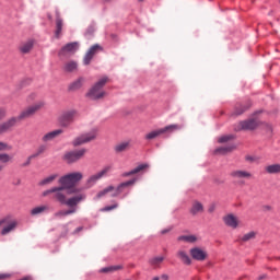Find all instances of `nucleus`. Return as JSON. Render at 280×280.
<instances>
[{
  "label": "nucleus",
  "mask_w": 280,
  "mask_h": 280,
  "mask_svg": "<svg viewBox=\"0 0 280 280\" xmlns=\"http://www.w3.org/2000/svg\"><path fill=\"white\" fill-rule=\"evenodd\" d=\"M34 100H36V93L30 94L27 101L28 102H34Z\"/></svg>",
  "instance_id": "46"
},
{
  "label": "nucleus",
  "mask_w": 280,
  "mask_h": 280,
  "mask_svg": "<svg viewBox=\"0 0 280 280\" xmlns=\"http://www.w3.org/2000/svg\"><path fill=\"white\" fill-rule=\"evenodd\" d=\"M86 152L88 150L84 148L73 151H67L62 156V161H65V163H67L68 165H73V163L82 161V159L86 156Z\"/></svg>",
  "instance_id": "6"
},
{
  "label": "nucleus",
  "mask_w": 280,
  "mask_h": 280,
  "mask_svg": "<svg viewBox=\"0 0 280 280\" xmlns=\"http://www.w3.org/2000/svg\"><path fill=\"white\" fill-rule=\"evenodd\" d=\"M65 25V22L62 21V18H60V14H57L56 16V31H55V37L60 38V35L62 34V27Z\"/></svg>",
  "instance_id": "23"
},
{
  "label": "nucleus",
  "mask_w": 280,
  "mask_h": 280,
  "mask_svg": "<svg viewBox=\"0 0 280 280\" xmlns=\"http://www.w3.org/2000/svg\"><path fill=\"white\" fill-rule=\"evenodd\" d=\"M5 117V110L0 109V121Z\"/></svg>",
  "instance_id": "48"
},
{
  "label": "nucleus",
  "mask_w": 280,
  "mask_h": 280,
  "mask_svg": "<svg viewBox=\"0 0 280 280\" xmlns=\"http://www.w3.org/2000/svg\"><path fill=\"white\" fill-rule=\"evenodd\" d=\"M258 127H259V120L248 119V120H243L238 122L235 130H255V128H258Z\"/></svg>",
  "instance_id": "13"
},
{
  "label": "nucleus",
  "mask_w": 280,
  "mask_h": 280,
  "mask_svg": "<svg viewBox=\"0 0 280 280\" xmlns=\"http://www.w3.org/2000/svg\"><path fill=\"white\" fill-rule=\"evenodd\" d=\"M32 159H34V155H30L27 160L22 164V167H27L32 164Z\"/></svg>",
  "instance_id": "42"
},
{
  "label": "nucleus",
  "mask_w": 280,
  "mask_h": 280,
  "mask_svg": "<svg viewBox=\"0 0 280 280\" xmlns=\"http://www.w3.org/2000/svg\"><path fill=\"white\" fill-rule=\"evenodd\" d=\"M65 132L62 129H56L54 131L47 132L42 137V141L44 143H48V141H54V139H57V137H60Z\"/></svg>",
  "instance_id": "19"
},
{
  "label": "nucleus",
  "mask_w": 280,
  "mask_h": 280,
  "mask_svg": "<svg viewBox=\"0 0 280 280\" xmlns=\"http://www.w3.org/2000/svg\"><path fill=\"white\" fill-rule=\"evenodd\" d=\"M183 128L180 125H168L164 128L153 130L144 136L147 141H152L161 137V135H165V132H176V130H180Z\"/></svg>",
  "instance_id": "7"
},
{
  "label": "nucleus",
  "mask_w": 280,
  "mask_h": 280,
  "mask_svg": "<svg viewBox=\"0 0 280 280\" xmlns=\"http://www.w3.org/2000/svg\"><path fill=\"white\" fill-rule=\"evenodd\" d=\"M12 150V145L8 144V142L0 141V152H7Z\"/></svg>",
  "instance_id": "40"
},
{
  "label": "nucleus",
  "mask_w": 280,
  "mask_h": 280,
  "mask_svg": "<svg viewBox=\"0 0 280 280\" xmlns=\"http://www.w3.org/2000/svg\"><path fill=\"white\" fill-rule=\"evenodd\" d=\"M84 82H86L84 77H80L79 79L70 83L68 89L69 91H80V88L84 85Z\"/></svg>",
  "instance_id": "24"
},
{
  "label": "nucleus",
  "mask_w": 280,
  "mask_h": 280,
  "mask_svg": "<svg viewBox=\"0 0 280 280\" xmlns=\"http://www.w3.org/2000/svg\"><path fill=\"white\" fill-rule=\"evenodd\" d=\"M267 174H280V164H270L265 167Z\"/></svg>",
  "instance_id": "32"
},
{
  "label": "nucleus",
  "mask_w": 280,
  "mask_h": 280,
  "mask_svg": "<svg viewBox=\"0 0 280 280\" xmlns=\"http://www.w3.org/2000/svg\"><path fill=\"white\" fill-rule=\"evenodd\" d=\"M45 152H47V145L42 144L37 148L36 152L32 155L34 156V159H36L37 156H40V154H45Z\"/></svg>",
  "instance_id": "37"
},
{
  "label": "nucleus",
  "mask_w": 280,
  "mask_h": 280,
  "mask_svg": "<svg viewBox=\"0 0 280 280\" xmlns=\"http://www.w3.org/2000/svg\"><path fill=\"white\" fill-rule=\"evenodd\" d=\"M105 2H108V1H110V0H104Z\"/></svg>",
  "instance_id": "59"
},
{
  "label": "nucleus",
  "mask_w": 280,
  "mask_h": 280,
  "mask_svg": "<svg viewBox=\"0 0 280 280\" xmlns=\"http://www.w3.org/2000/svg\"><path fill=\"white\" fill-rule=\"evenodd\" d=\"M113 209H117V203L113 205V206H107L103 209V211H113Z\"/></svg>",
  "instance_id": "44"
},
{
  "label": "nucleus",
  "mask_w": 280,
  "mask_h": 280,
  "mask_svg": "<svg viewBox=\"0 0 280 280\" xmlns=\"http://www.w3.org/2000/svg\"><path fill=\"white\" fill-rule=\"evenodd\" d=\"M16 226H19V222H16V220L10 221V217H8L7 225L1 230L0 234L8 235L12 233V231H14Z\"/></svg>",
  "instance_id": "18"
},
{
  "label": "nucleus",
  "mask_w": 280,
  "mask_h": 280,
  "mask_svg": "<svg viewBox=\"0 0 280 280\" xmlns=\"http://www.w3.org/2000/svg\"><path fill=\"white\" fill-rule=\"evenodd\" d=\"M82 229H83L82 226H79V228H77V229L74 230L73 233H74V234H75V233H80V231H82Z\"/></svg>",
  "instance_id": "53"
},
{
  "label": "nucleus",
  "mask_w": 280,
  "mask_h": 280,
  "mask_svg": "<svg viewBox=\"0 0 280 280\" xmlns=\"http://www.w3.org/2000/svg\"><path fill=\"white\" fill-rule=\"evenodd\" d=\"M223 222L225 226H229L230 229H237V226H240V218L235 217L233 213L223 217Z\"/></svg>",
  "instance_id": "17"
},
{
  "label": "nucleus",
  "mask_w": 280,
  "mask_h": 280,
  "mask_svg": "<svg viewBox=\"0 0 280 280\" xmlns=\"http://www.w3.org/2000/svg\"><path fill=\"white\" fill-rule=\"evenodd\" d=\"M33 48H34V42L32 40L25 42L19 47L21 54H30Z\"/></svg>",
  "instance_id": "29"
},
{
  "label": "nucleus",
  "mask_w": 280,
  "mask_h": 280,
  "mask_svg": "<svg viewBox=\"0 0 280 280\" xmlns=\"http://www.w3.org/2000/svg\"><path fill=\"white\" fill-rule=\"evenodd\" d=\"M235 150V147H224V148H219L214 152L215 154H226V152H233Z\"/></svg>",
  "instance_id": "36"
},
{
  "label": "nucleus",
  "mask_w": 280,
  "mask_h": 280,
  "mask_svg": "<svg viewBox=\"0 0 280 280\" xmlns=\"http://www.w3.org/2000/svg\"><path fill=\"white\" fill-rule=\"evenodd\" d=\"M177 242H186V244H196V242H198V236L194 234L180 235L177 237Z\"/></svg>",
  "instance_id": "26"
},
{
  "label": "nucleus",
  "mask_w": 280,
  "mask_h": 280,
  "mask_svg": "<svg viewBox=\"0 0 280 280\" xmlns=\"http://www.w3.org/2000/svg\"><path fill=\"white\" fill-rule=\"evenodd\" d=\"M83 178L84 175L82 173L73 172L62 176L59 179V184L66 187V189H70L69 194H78V191L80 190L73 187H75V185H78V183H80V180H82Z\"/></svg>",
  "instance_id": "2"
},
{
  "label": "nucleus",
  "mask_w": 280,
  "mask_h": 280,
  "mask_svg": "<svg viewBox=\"0 0 280 280\" xmlns=\"http://www.w3.org/2000/svg\"><path fill=\"white\" fill-rule=\"evenodd\" d=\"M246 161L253 162V161H255V159H253V158H250V156H246Z\"/></svg>",
  "instance_id": "54"
},
{
  "label": "nucleus",
  "mask_w": 280,
  "mask_h": 280,
  "mask_svg": "<svg viewBox=\"0 0 280 280\" xmlns=\"http://www.w3.org/2000/svg\"><path fill=\"white\" fill-rule=\"evenodd\" d=\"M124 267L121 265H116V266H109V267H104L100 270V272L103 273H110V272H117V270H121Z\"/></svg>",
  "instance_id": "33"
},
{
  "label": "nucleus",
  "mask_w": 280,
  "mask_h": 280,
  "mask_svg": "<svg viewBox=\"0 0 280 280\" xmlns=\"http://www.w3.org/2000/svg\"><path fill=\"white\" fill-rule=\"evenodd\" d=\"M84 200H86V194L84 192H79L68 199H66V206L70 207V209H75V207L78 205H80V202H84Z\"/></svg>",
  "instance_id": "12"
},
{
  "label": "nucleus",
  "mask_w": 280,
  "mask_h": 280,
  "mask_svg": "<svg viewBox=\"0 0 280 280\" xmlns=\"http://www.w3.org/2000/svg\"><path fill=\"white\" fill-rule=\"evenodd\" d=\"M110 170H113L112 166H105L102 171H100L98 173L91 175L88 180H86V186L88 187H93V185L97 184V180H102V178H104V176H106V174H108V172H110Z\"/></svg>",
  "instance_id": "10"
},
{
  "label": "nucleus",
  "mask_w": 280,
  "mask_h": 280,
  "mask_svg": "<svg viewBox=\"0 0 280 280\" xmlns=\"http://www.w3.org/2000/svg\"><path fill=\"white\" fill-rule=\"evenodd\" d=\"M57 178H58V174L50 175V176L44 178L40 182V185H49V184L54 183V180L57 179Z\"/></svg>",
  "instance_id": "38"
},
{
  "label": "nucleus",
  "mask_w": 280,
  "mask_h": 280,
  "mask_svg": "<svg viewBox=\"0 0 280 280\" xmlns=\"http://www.w3.org/2000/svg\"><path fill=\"white\" fill-rule=\"evenodd\" d=\"M43 108H45V102H36L22 110L18 117H11L7 121L0 124V136L12 132V128H14V126H16L19 121H23V119H30V117H34V115L37 114L38 110H43Z\"/></svg>",
  "instance_id": "1"
},
{
  "label": "nucleus",
  "mask_w": 280,
  "mask_h": 280,
  "mask_svg": "<svg viewBox=\"0 0 280 280\" xmlns=\"http://www.w3.org/2000/svg\"><path fill=\"white\" fill-rule=\"evenodd\" d=\"M135 183H137V179H130L128 182L121 183L118 185L117 188H114L113 186H108L107 188L100 191L96 195V198H104V196H106V194H110V192H112L113 198H117V196H119V194H121V191H124L125 187H130Z\"/></svg>",
  "instance_id": "4"
},
{
  "label": "nucleus",
  "mask_w": 280,
  "mask_h": 280,
  "mask_svg": "<svg viewBox=\"0 0 280 280\" xmlns=\"http://www.w3.org/2000/svg\"><path fill=\"white\" fill-rule=\"evenodd\" d=\"M255 237H257V233L252 231V232L244 234L241 237V242H250V240H255Z\"/></svg>",
  "instance_id": "35"
},
{
  "label": "nucleus",
  "mask_w": 280,
  "mask_h": 280,
  "mask_svg": "<svg viewBox=\"0 0 280 280\" xmlns=\"http://www.w3.org/2000/svg\"><path fill=\"white\" fill-rule=\"evenodd\" d=\"M63 71L66 73H73L74 71H78V62L75 61H68L63 66Z\"/></svg>",
  "instance_id": "31"
},
{
  "label": "nucleus",
  "mask_w": 280,
  "mask_h": 280,
  "mask_svg": "<svg viewBox=\"0 0 280 280\" xmlns=\"http://www.w3.org/2000/svg\"><path fill=\"white\" fill-rule=\"evenodd\" d=\"M266 128H267L268 132H272V126L271 125H266Z\"/></svg>",
  "instance_id": "52"
},
{
  "label": "nucleus",
  "mask_w": 280,
  "mask_h": 280,
  "mask_svg": "<svg viewBox=\"0 0 280 280\" xmlns=\"http://www.w3.org/2000/svg\"><path fill=\"white\" fill-rule=\"evenodd\" d=\"M190 256L192 257V259H196V261H205L209 254H207V250L200 247H195L190 249Z\"/></svg>",
  "instance_id": "16"
},
{
  "label": "nucleus",
  "mask_w": 280,
  "mask_h": 280,
  "mask_svg": "<svg viewBox=\"0 0 280 280\" xmlns=\"http://www.w3.org/2000/svg\"><path fill=\"white\" fill-rule=\"evenodd\" d=\"M107 82V77H103L101 80H98L89 91L88 97H90V100H102L103 97H105L106 93L102 89L106 86Z\"/></svg>",
  "instance_id": "3"
},
{
  "label": "nucleus",
  "mask_w": 280,
  "mask_h": 280,
  "mask_svg": "<svg viewBox=\"0 0 280 280\" xmlns=\"http://www.w3.org/2000/svg\"><path fill=\"white\" fill-rule=\"evenodd\" d=\"M79 47L80 45L78 42L69 43L60 49L59 56H73V54L78 51Z\"/></svg>",
  "instance_id": "14"
},
{
  "label": "nucleus",
  "mask_w": 280,
  "mask_h": 280,
  "mask_svg": "<svg viewBox=\"0 0 280 280\" xmlns=\"http://www.w3.org/2000/svg\"><path fill=\"white\" fill-rule=\"evenodd\" d=\"M102 46H100V44H95L93 45L88 52L85 54L84 58H83V63L84 65H91V60H93V57L95 56V54H100V51H102Z\"/></svg>",
  "instance_id": "15"
},
{
  "label": "nucleus",
  "mask_w": 280,
  "mask_h": 280,
  "mask_svg": "<svg viewBox=\"0 0 280 280\" xmlns=\"http://www.w3.org/2000/svg\"><path fill=\"white\" fill-rule=\"evenodd\" d=\"M165 261V257L163 256H155L149 260L150 266H152L154 269L161 268V264Z\"/></svg>",
  "instance_id": "30"
},
{
  "label": "nucleus",
  "mask_w": 280,
  "mask_h": 280,
  "mask_svg": "<svg viewBox=\"0 0 280 280\" xmlns=\"http://www.w3.org/2000/svg\"><path fill=\"white\" fill-rule=\"evenodd\" d=\"M189 213L192 215H200L201 213H205V206L200 201H194L189 209Z\"/></svg>",
  "instance_id": "20"
},
{
  "label": "nucleus",
  "mask_w": 280,
  "mask_h": 280,
  "mask_svg": "<svg viewBox=\"0 0 280 280\" xmlns=\"http://www.w3.org/2000/svg\"><path fill=\"white\" fill-rule=\"evenodd\" d=\"M170 231H172V228H166L161 231V235H167V233H170Z\"/></svg>",
  "instance_id": "47"
},
{
  "label": "nucleus",
  "mask_w": 280,
  "mask_h": 280,
  "mask_svg": "<svg viewBox=\"0 0 280 280\" xmlns=\"http://www.w3.org/2000/svg\"><path fill=\"white\" fill-rule=\"evenodd\" d=\"M7 222H8V217H5L4 219H1V220H0V226H1L2 224H7Z\"/></svg>",
  "instance_id": "50"
},
{
  "label": "nucleus",
  "mask_w": 280,
  "mask_h": 280,
  "mask_svg": "<svg viewBox=\"0 0 280 280\" xmlns=\"http://www.w3.org/2000/svg\"><path fill=\"white\" fill-rule=\"evenodd\" d=\"M258 279H259V280H261V279H266V276H265V275H262V276H260Z\"/></svg>",
  "instance_id": "55"
},
{
  "label": "nucleus",
  "mask_w": 280,
  "mask_h": 280,
  "mask_svg": "<svg viewBox=\"0 0 280 280\" xmlns=\"http://www.w3.org/2000/svg\"><path fill=\"white\" fill-rule=\"evenodd\" d=\"M21 85L24 86V85H25V81H22V82H21Z\"/></svg>",
  "instance_id": "57"
},
{
  "label": "nucleus",
  "mask_w": 280,
  "mask_h": 280,
  "mask_svg": "<svg viewBox=\"0 0 280 280\" xmlns=\"http://www.w3.org/2000/svg\"><path fill=\"white\" fill-rule=\"evenodd\" d=\"M12 158L8 153H0V163H10Z\"/></svg>",
  "instance_id": "39"
},
{
  "label": "nucleus",
  "mask_w": 280,
  "mask_h": 280,
  "mask_svg": "<svg viewBox=\"0 0 280 280\" xmlns=\"http://www.w3.org/2000/svg\"><path fill=\"white\" fill-rule=\"evenodd\" d=\"M213 211H215V207H214V206H212V207H210V208L208 209V212H209V213H213Z\"/></svg>",
  "instance_id": "51"
},
{
  "label": "nucleus",
  "mask_w": 280,
  "mask_h": 280,
  "mask_svg": "<svg viewBox=\"0 0 280 280\" xmlns=\"http://www.w3.org/2000/svg\"><path fill=\"white\" fill-rule=\"evenodd\" d=\"M147 167H148V164H140L136 168L124 173L122 177L127 178L128 176H133V174H139V172H143V170H145Z\"/></svg>",
  "instance_id": "28"
},
{
  "label": "nucleus",
  "mask_w": 280,
  "mask_h": 280,
  "mask_svg": "<svg viewBox=\"0 0 280 280\" xmlns=\"http://www.w3.org/2000/svg\"><path fill=\"white\" fill-rule=\"evenodd\" d=\"M78 211V208H70L69 210H59L55 213V218H67V215H73Z\"/></svg>",
  "instance_id": "27"
},
{
  "label": "nucleus",
  "mask_w": 280,
  "mask_h": 280,
  "mask_svg": "<svg viewBox=\"0 0 280 280\" xmlns=\"http://www.w3.org/2000/svg\"><path fill=\"white\" fill-rule=\"evenodd\" d=\"M176 257H178L186 266H191V258L189 257V254H187V252L179 249L176 253Z\"/></svg>",
  "instance_id": "25"
},
{
  "label": "nucleus",
  "mask_w": 280,
  "mask_h": 280,
  "mask_svg": "<svg viewBox=\"0 0 280 280\" xmlns=\"http://www.w3.org/2000/svg\"><path fill=\"white\" fill-rule=\"evenodd\" d=\"M161 279H162V280H170V276H168L167 273H163V275L161 276Z\"/></svg>",
  "instance_id": "49"
},
{
  "label": "nucleus",
  "mask_w": 280,
  "mask_h": 280,
  "mask_svg": "<svg viewBox=\"0 0 280 280\" xmlns=\"http://www.w3.org/2000/svg\"><path fill=\"white\" fill-rule=\"evenodd\" d=\"M97 128H94L90 132L78 136L72 140L71 145L73 148H80V145L91 143V141H95L97 139Z\"/></svg>",
  "instance_id": "5"
},
{
  "label": "nucleus",
  "mask_w": 280,
  "mask_h": 280,
  "mask_svg": "<svg viewBox=\"0 0 280 280\" xmlns=\"http://www.w3.org/2000/svg\"><path fill=\"white\" fill-rule=\"evenodd\" d=\"M152 280H161V278H159V277L156 276V277H153Z\"/></svg>",
  "instance_id": "56"
},
{
  "label": "nucleus",
  "mask_w": 280,
  "mask_h": 280,
  "mask_svg": "<svg viewBox=\"0 0 280 280\" xmlns=\"http://www.w3.org/2000/svg\"><path fill=\"white\" fill-rule=\"evenodd\" d=\"M67 187H65L63 185L59 186V187H55V190L52 192V200H56V202H60V205H66L67 202Z\"/></svg>",
  "instance_id": "11"
},
{
  "label": "nucleus",
  "mask_w": 280,
  "mask_h": 280,
  "mask_svg": "<svg viewBox=\"0 0 280 280\" xmlns=\"http://www.w3.org/2000/svg\"><path fill=\"white\" fill-rule=\"evenodd\" d=\"M78 119V110L69 109L59 116V124L62 128H69Z\"/></svg>",
  "instance_id": "8"
},
{
  "label": "nucleus",
  "mask_w": 280,
  "mask_h": 280,
  "mask_svg": "<svg viewBox=\"0 0 280 280\" xmlns=\"http://www.w3.org/2000/svg\"><path fill=\"white\" fill-rule=\"evenodd\" d=\"M1 170H3V166H0V172H1Z\"/></svg>",
  "instance_id": "58"
},
{
  "label": "nucleus",
  "mask_w": 280,
  "mask_h": 280,
  "mask_svg": "<svg viewBox=\"0 0 280 280\" xmlns=\"http://www.w3.org/2000/svg\"><path fill=\"white\" fill-rule=\"evenodd\" d=\"M12 277L11 273H0V280L10 279Z\"/></svg>",
  "instance_id": "45"
},
{
  "label": "nucleus",
  "mask_w": 280,
  "mask_h": 280,
  "mask_svg": "<svg viewBox=\"0 0 280 280\" xmlns=\"http://www.w3.org/2000/svg\"><path fill=\"white\" fill-rule=\"evenodd\" d=\"M47 211H49V206L47 205L37 206L31 209V215L33 217L43 215V213H47Z\"/></svg>",
  "instance_id": "22"
},
{
  "label": "nucleus",
  "mask_w": 280,
  "mask_h": 280,
  "mask_svg": "<svg viewBox=\"0 0 280 280\" xmlns=\"http://www.w3.org/2000/svg\"><path fill=\"white\" fill-rule=\"evenodd\" d=\"M231 139H234L233 135L220 137L219 138V143H226V141H231Z\"/></svg>",
  "instance_id": "41"
},
{
  "label": "nucleus",
  "mask_w": 280,
  "mask_h": 280,
  "mask_svg": "<svg viewBox=\"0 0 280 280\" xmlns=\"http://www.w3.org/2000/svg\"><path fill=\"white\" fill-rule=\"evenodd\" d=\"M248 108H250V105H238L234 109V115H244Z\"/></svg>",
  "instance_id": "34"
},
{
  "label": "nucleus",
  "mask_w": 280,
  "mask_h": 280,
  "mask_svg": "<svg viewBox=\"0 0 280 280\" xmlns=\"http://www.w3.org/2000/svg\"><path fill=\"white\" fill-rule=\"evenodd\" d=\"M129 148H130V140L122 141L117 143L114 147V152H116V154H121V152H128Z\"/></svg>",
  "instance_id": "21"
},
{
  "label": "nucleus",
  "mask_w": 280,
  "mask_h": 280,
  "mask_svg": "<svg viewBox=\"0 0 280 280\" xmlns=\"http://www.w3.org/2000/svg\"><path fill=\"white\" fill-rule=\"evenodd\" d=\"M231 178L233 180H238V185H244V180H253L254 175L250 171L246 170H234L230 173Z\"/></svg>",
  "instance_id": "9"
},
{
  "label": "nucleus",
  "mask_w": 280,
  "mask_h": 280,
  "mask_svg": "<svg viewBox=\"0 0 280 280\" xmlns=\"http://www.w3.org/2000/svg\"><path fill=\"white\" fill-rule=\"evenodd\" d=\"M54 191H55V187H52V188H50V189H48V190H45V191L43 192V196H44V197H47V196H50V195L54 196Z\"/></svg>",
  "instance_id": "43"
}]
</instances>
